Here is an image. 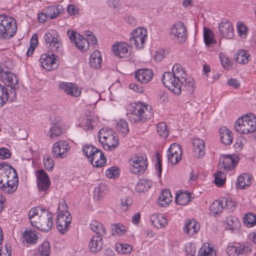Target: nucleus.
Wrapping results in <instances>:
<instances>
[{
	"mask_svg": "<svg viewBox=\"0 0 256 256\" xmlns=\"http://www.w3.org/2000/svg\"><path fill=\"white\" fill-rule=\"evenodd\" d=\"M28 216L32 226L44 232L52 230L53 218L48 210L40 206H35L30 210Z\"/></svg>",
	"mask_w": 256,
	"mask_h": 256,
	"instance_id": "1",
	"label": "nucleus"
},
{
	"mask_svg": "<svg viewBox=\"0 0 256 256\" xmlns=\"http://www.w3.org/2000/svg\"><path fill=\"white\" fill-rule=\"evenodd\" d=\"M126 116L133 124H142L153 116L150 106L140 102L130 104L128 106Z\"/></svg>",
	"mask_w": 256,
	"mask_h": 256,
	"instance_id": "2",
	"label": "nucleus"
},
{
	"mask_svg": "<svg viewBox=\"0 0 256 256\" xmlns=\"http://www.w3.org/2000/svg\"><path fill=\"white\" fill-rule=\"evenodd\" d=\"M186 74L182 66L178 64H175L172 68V72H166L162 76L164 85L176 95L180 94V89L178 84L182 77H185Z\"/></svg>",
	"mask_w": 256,
	"mask_h": 256,
	"instance_id": "3",
	"label": "nucleus"
},
{
	"mask_svg": "<svg viewBox=\"0 0 256 256\" xmlns=\"http://www.w3.org/2000/svg\"><path fill=\"white\" fill-rule=\"evenodd\" d=\"M236 130L240 134H248L256 130V118L252 114H246L238 118L235 122Z\"/></svg>",
	"mask_w": 256,
	"mask_h": 256,
	"instance_id": "4",
	"label": "nucleus"
},
{
	"mask_svg": "<svg viewBox=\"0 0 256 256\" xmlns=\"http://www.w3.org/2000/svg\"><path fill=\"white\" fill-rule=\"evenodd\" d=\"M17 24L16 20L6 15H0V38L10 39L16 34Z\"/></svg>",
	"mask_w": 256,
	"mask_h": 256,
	"instance_id": "5",
	"label": "nucleus"
},
{
	"mask_svg": "<svg viewBox=\"0 0 256 256\" xmlns=\"http://www.w3.org/2000/svg\"><path fill=\"white\" fill-rule=\"evenodd\" d=\"M132 164L130 167V171L136 174H142L148 167L147 157L146 154L138 153L136 154L130 160Z\"/></svg>",
	"mask_w": 256,
	"mask_h": 256,
	"instance_id": "6",
	"label": "nucleus"
},
{
	"mask_svg": "<svg viewBox=\"0 0 256 256\" xmlns=\"http://www.w3.org/2000/svg\"><path fill=\"white\" fill-rule=\"evenodd\" d=\"M36 186L39 193L46 196L49 192L51 181L48 175L44 170L40 169L36 172Z\"/></svg>",
	"mask_w": 256,
	"mask_h": 256,
	"instance_id": "7",
	"label": "nucleus"
},
{
	"mask_svg": "<svg viewBox=\"0 0 256 256\" xmlns=\"http://www.w3.org/2000/svg\"><path fill=\"white\" fill-rule=\"evenodd\" d=\"M46 45L49 50L54 52L60 50L62 43L58 32L54 30H50L44 35Z\"/></svg>",
	"mask_w": 256,
	"mask_h": 256,
	"instance_id": "8",
	"label": "nucleus"
},
{
	"mask_svg": "<svg viewBox=\"0 0 256 256\" xmlns=\"http://www.w3.org/2000/svg\"><path fill=\"white\" fill-rule=\"evenodd\" d=\"M170 34L174 40L180 43L184 42L188 38L186 26L181 22H178L172 26Z\"/></svg>",
	"mask_w": 256,
	"mask_h": 256,
	"instance_id": "9",
	"label": "nucleus"
},
{
	"mask_svg": "<svg viewBox=\"0 0 256 256\" xmlns=\"http://www.w3.org/2000/svg\"><path fill=\"white\" fill-rule=\"evenodd\" d=\"M147 30L143 28H138L131 33L129 39L131 44H134L137 49H142L147 39Z\"/></svg>",
	"mask_w": 256,
	"mask_h": 256,
	"instance_id": "10",
	"label": "nucleus"
},
{
	"mask_svg": "<svg viewBox=\"0 0 256 256\" xmlns=\"http://www.w3.org/2000/svg\"><path fill=\"white\" fill-rule=\"evenodd\" d=\"M251 250V244L248 242L242 244L235 242L232 246H228L226 248L229 256H244Z\"/></svg>",
	"mask_w": 256,
	"mask_h": 256,
	"instance_id": "11",
	"label": "nucleus"
},
{
	"mask_svg": "<svg viewBox=\"0 0 256 256\" xmlns=\"http://www.w3.org/2000/svg\"><path fill=\"white\" fill-rule=\"evenodd\" d=\"M70 146L66 140H59L56 142L52 150V154L55 158H64L70 154Z\"/></svg>",
	"mask_w": 256,
	"mask_h": 256,
	"instance_id": "12",
	"label": "nucleus"
},
{
	"mask_svg": "<svg viewBox=\"0 0 256 256\" xmlns=\"http://www.w3.org/2000/svg\"><path fill=\"white\" fill-rule=\"evenodd\" d=\"M16 171L10 164L5 162H0V184H6L8 180L16 178Z\"/></svg>",
	"mask_w": 256,
	"mask_h": 256,
	"instance_id": "13",
	"label": "nucleus"
},
{
	"mask_svg": "<svg viewBox=\"0 0 256 256\" xmlns=\"http://www.w3.org/2000/svg\"><path fill=\"white\" fill-rule=\"evenodd\" d=\"M56 57L52 52L42 54L40 60L41 66L47 70H52L57 68L58 64L56 61Z\"/></svg>",
	"mask_w": 256,
	"mask_h": 256,
	"instance_id": "14",
	"label": "nucleus"
},
{
	"mask_svg": "<svg viewBox=\"0 0 256 256\" xmlns=\"http://www.w3.org/2000/svg\"><path fill=\"white\" fill-rule=\"evenodd\" d=\"M91 164L94 167L101 168L104 166L106 162V158L104 152L99 149H96L95 152L89 159Z\"/></svg>",
	"mask_w": 256,
	"mask_h": 256,
	"instance_id": "15",
	"label": "nucleus"
},
{
	"mask_svg": "<svg viewBox=\"0 0 256 256\" xmlns=\"http://www.w3.org/2000/svg\"><path fill=\"white\" fill-rule=\"evenodd\" d=\"M218 30L222 36L226 38H232L234 35L232 24L228 20H223L219 24Z\"/></svg>",
	"mask_w": 256,
	"mask_h": 256,
	"instance_id": "16",
	"label": "nucleus"
},
{
	"mask_svg": "<svg viewBox=\"0 0 256 256\" xmlns=\"http://www.w3.org/2000/svg\"><path fill=\"white\" fill-rule=\"evenodd\" d=\"M200 230V224L194 219L186 220L183 228L184 234L194 236L197 234Z\"/></svg>",
	"mask_w": 256,
	"mask_h": 256,
	"instance_id": "17",
	"label": "nucleus"
},
{
	"mask_svg": "<svg viewBox=\"0 0 256 256\" xmlns=\"http://www.w3.org/2000/svg\"><path fill=\"white\" fill-rule=\"evenodd\" d=\"M59 88L63 90L68 94L77 97L81 93V90L74 83L62 82L59 84Z\"/></svg>",
	"mask_w": 256,
	"mask_h": 256,
	"instance_id": "18",
	"label": "nucleus"
},
{
	"mask_svg": "<svg viewBox=\"0 0 256 256\" xmlns=\"http://www.w3.org/2000/svg\"><path fill=\"white\" fill-rule=\"evenodd\" d=\"M238 160L236 157L234 158L232 156L229 154H224L220 159L224 170L227 172L234 168L237 164Z\"/></svg>",
	"mask_w": 256,
	"mask_h": 256,
	"instance_id": "19",
	"label": "nucleus"
},
{
	"mask_svg": "<svg viewBox=\"0 0 256 256\" xmlns=\"http://www.w3.org/2000/svg\"><path fill=\"white\" fill-rule=\"evenodd\" d=\"M18 184V176H16V178H14L8 180V182L6 184L4 182L0 184V190L6 194H12L17 189Z\"/></svg>",
	"mask_w": 256,
	"mask_h": 256,
	"instance_id": "20",
	"label": "nucleus"
},
{
	"mask_svg": "<svg viewBox=\"0 0 256 256\" xmlns=\"http://www.w3.org/2000/svg\"><path fill=\"white\" fill-rule=\"evenodd\" d=\"M194 155L198 158H202L205 154V144L204 141L200 138H194L192 140Z\"/></svg>",
	"mask_w": 256,
	"mask_h": 256,
	"instance_id": "21",
	"label": "nucleus"
},
{
	"mask_svg": "<svg viewBox=\"0 0 256 256\" xmlns=\"http://www.w3.org/2000/svg\"><path fill=\"white\" fill-rule=\"evenodd\" d=\"M153 72L150 69H141L138 70L135 73V78L141 84H147L152 78Z\"/></svg>",
	"mask_w": 256,
	"mask_h": 256,
	"instance_id": "22",
	"label": "nucleus"
},
{
	"mask_svg": "<svg viewBox=\"0 0 256 256\" xmlns=\"http://www.w3.org/2000/svg\"><path fill=\"white\" fill-rule=\"evenodd\" d=\"M119 145L118 138L116 133H113L105 141H102V146L106 150H112Z\"/></svg>",
	"mask_w": 256,
	"mask_h": 256,
	"instance_id": "23",
	"label": "nucleus"
},
{
	"mask_svg": "<svg viewBox=\"0 0 256 256\" xmlns=\"http://www.w3.org/2000/svg\"><path fill=\"white\" fill-rule=\"evenodd\" d=\"M150 220L152 224L158 228H164L168 224L167 220L162 214L158 213L153 214L150 217Z\"/></svg>",
	"mask_w": 256,
	"mask_h": 256,
	"instance_id": "24",
	"label": "nucleus"
},
{
	"mask_svg": "<svg viewBox=\"0 0 256 256\" xmlns=\"http://www.w3.org/2000/svg\"><path fill=\"white\" fill-rule=\"evenodd\" d=\"M38 232L30 228H26L22 234V238L28 244H36L37 242L38 236Z\"/></svg>",
	"mask_w": 256,
	"mask_h": 256,
	"instance_id": "25",
	"label": "nucleus"
},
{
	"mask_svg": "<svg viewBox=\"0 0 256 256\" xmlns=\"http://www.w3.org/2000/svg\"><path fill=\"white\" fill-rule=\"evenodd\" d=\"M2 72L0 78L7 86L12 85L14 86L16 85H18V80L16 75L11 72L6 70L2 71Z\"/></svg>",
	"mask_w": 256,
	"mask_h": 256,
	"instance_id": "26",
	"label": "nucleus"
},
{
	"mask_svg": "<svg viewBox=\"0 0 256 256\" xmlns=\"http://www.w3.org/2000/svg\"><path fill=\"white\" fill-rule=\"evenodd\" d=\"M178 83V84L180 89V94L182 93V90H186L190 94H192L194 92V80L192 78H186V76L182 77Z\"/></svg>",
	"mask_w": 256,
	"mask_h": 256,
	"instance_id": "27",
	"label": "nucleus"
},
{
	"mask_svg": "<svg viewBox=\"0 0 256 256\" xmlns=\"http://www.w3.org/2000/svg\"><path fill=\"white\" fill-rule=\"evenodd\" d=\"M103 246L102 236L96 235L93 236L89 242V248L91 252L96 253L101 250Z\"/></svg>",
	"mask_w": 256,
	"mask_h": 256,
	"instance_id": "28",
	"label": "nucleus"
},
{
	"mask_svg": "<svg viewBox=\"0 0 256 256\" xmlns=\"http://www.w3.org/2000/svg\"><path fill=\"white\" fill-rule=\"evenodd\" d=\"M112 50L116 56L122 58L128 55V44L124 42H120L119 44L114 45Z\"/></svg>",
	"mask_w": 256,
	"mask_h": 256,
	"instance_id": "29",
	"label": "nucleus"
},
{
	"mask_svg": "<svg viewBox=\"0 0 256 256\" xmlns=\"http://www.w3.org/2000/svg\"><path fill=\"white\" fill-rule=\"evenodd\" d=\"M224 203H226V201L224 197L214 200L210 206V212L214 215L221 213L224 208Z\"/></svg>",
	"mask_w": 256,
	"mask_h": 256,
	"instance_id": "30",
	"label": "nucleus"
},
{
	"mask_svg": "<svg viewBox=\"0 0 256 256\" xmlns=\"http://www.w3.org/2000/svg\"><path fill=\"white\" fill-rule=\"evenodd\" d=\"M172 201V196L170 190H162L158 199V204L162 207H166Z\"/></svg>",
	"mask_w": 256,
	"mask_h": 256,
	"instance_id": "31",
	"label": "nucleus"
},
{
	"mask_svg": "<svg viewBox=\"0 0 256 256\" xmlns=\"http://www.w3.org/2000/svg\"><path fill=\"white\" fill-rule=\"evenodd\" d=\"M252 183V179L248 174H242L238 178L237 186L240 189H244L250 186Z\"/></svg>",
	"mask_w": 256,
	"mask_h": 256,
	"instance_id": "32",
	"label": "nucleus"
},
{
	"mask_svg": "<svg viewBox=\"0 0 256 256\" xmlns=\"http://www.w3.org/2000/svg\"><path fill=\"white\" fill-rule=\"evenodd\" d=\"M192 198L190 192H182L180 194L177 193L176 194L175 202L180 205H184L191 202Z\"/></svg>",
	"mask_w": 256,
	"mask_h": 256,
	"instance_id": "33",
	"label": "nucleus"
},
{
	"mask_svg": "<svg viewBox=\"0 0 256 256\" xmlns=\"http://www.w3.org/2000/svg\"><path fill=\"white\" fill-rule=\"evenodd\" d=\"M102 63V58L100 52L98 50L94 51L90 58V66L96 68H98L101 66Z\"/></svg>",
	"mask_w": 256,
	"mask_h": 256,
	"instance_id": "34",
	"label": "nucleus"
},
{
	"mask_svg": "<svg viewBox=\"0 0 256 256\" xmlns=\"http://www.w3.org/2000/svg\"><path fill=\"white\" fill-rule=\"evenodd\" d=\"M64 8L62 5L58 4L54 6H49L46 9V14L48 18L54 19L62 12Z\"/></svg>",
	"mask_w": 256,
	"mask_h": 256,
	"instance_id": "35",
	"label": "nucleus"
},
{
	"mask_svg": "<svg viewBox=\"0 0 256 256\" xmlns=\"http://www.w3.org/2000/svg\"><path fill=\"white\" fill-rule=\"evenodd\" d=\"M68 219L67 220L64 221L62 218H56V228L61 234H64L70 229V226L72 221H70L69 218H68Z\"/></svg>",
	"mask_w": 256,
	"mask_h": 256,
	"instance_id": "36",
	"label": "nucleus"
},
{
	"mask_svg": "<svg viewBox=\"0 0 256 256\" xmlns=\"http://www.w3.org/2000/svg\"><path fill=\"white\" fill-rule=\"evenodd\" d=\"M74 45L81 51L85 52L88 50L90 42L86 38L80 34H78L77 41L74 42Z\"/></svg>",
	"mask_w": 256,
	"mask_h": 256,
	"instance_id": "37",
	"label": "nucleus"
},
{
	"mask_svg": "<svg viewBox=\"0 0 256 256\" xmlns=\"http://www.w3.org/2000/svg\"><path fill=\"white\" fill-rule=\"evenodd\" d=\"M90 228L92 231L98 234V236H102L106 234L105 228L98 221H92L90 224Z\"/></svg>",
	"mask_w": 256,
	"mask_h": 256,
	"instance_id": "38",
	"label": "nucleus"
},
{
	"mask_svg": "<svg viewBox=\"0 0 256 256\" xmlns=\"http://www.w3.org/2000/svg\"><path fill=\"white\" fill-rule=\"evenodd\" d=\"M250 54L246 50H240L234 56V60L240 64H246L250 60Z\"/></svg>",
	"mask_w": 256,
	"mask_h": 256,
	"instance_id": "39",
	"label": "nucleus"
},
{
	"mask_svg": "<svg viewBox=\"0 0 256 256\" xmlns=\"http://www.w3.org/2000/svg\"><path fill=\"white\" fill-rule=\"evenodd\" d=\"M226 228L230 230H238L240 226V222L235 216H229L226 217Z\"/></svg>",
	"mask_w": 256,
	"mask_h": 256,
	"instance_id": "40",
	"label": "nucleus"
},
{
	"mask_svg": "<svg viewBox=\"0 0 256 256\" xmlns=\"http://www.w3.org/2000/svg\"><path fill=\"white\" fill-rule=\"evenodd\" d=\"M152 186V182L147 179L140 180L136 186V190L138 192L148 191Z\"/></svg>",
	"mask_w": 256,
	"mask_h": 256,
	"instance_id": "41",
	"label": "nucleus"
},
{
	"mask_svg": "<svg viewBox=\"0 0 256 256\" xmlns=\"http://www.w3.org/2000/svg\"><path fill=\"white\" fill-rule=\"evenodd\" d=\"M114 133L112 130L107 128H100L98 133V140L102 144V141H105L108 137Z\"/></svg>",
	"mask_w": 256,
	"mask_h": 256,
	"instance_id": "42",
	"label": "nucleus"
},
{
	"mask_svg": "<svg viewBox=\"0 0 256 256\" xmlns=\"http://www.w3.org/2000/svg\"><path fill=\"white\" fill-rule=\"evenodd\" d=\"M243 221L248 227H252L256 225V216L252 213L248 212L244 215Z\"/></svg>",
	"mask_w": 256,
	"mask_h": 256,
	"instance_id": "43",
	"label": "nucleus"
},
{
	"mask_svg": "<svg viewBox=\"0 0 256 256\" xmlns=\"http://www.w3.org/2000/svg\"><path fill=\"white\" fill-rule=\"evenodd\" d=\"M9 96L8 89L0 84V107H2L8 100Z\"/></svg>",
	"mask_w": 256,
	"mask_h": 256,
	"instance_id": "44",
	"label": "nucleus"
},
{
	"mask_svg": "<svg viewBox=\"0 0 256 256\" xmlns=\"http://www.w3.org/2000/svg\"><path fill=\"white\" fill-rule=\"evenodd\" d=\"M204 39L206 46H210L216 42L212 32L208 28H204Z\"/></svg>",
	"mask_w": 256,
	"mask_h": 256,
	"instance_id": "45",
	"label": "nucleus"
},
{
	"mask_svg": "<svg viewBox=\"0 0 256 256\" xmlns=\"http://www.w3.org/2000/svg\"><path fill=\"white\" fill-rule=\"evenodd\" d=\"M116 249L118 252L122 254H129L132 250V248L130 244H116Z\"/></svg>",
	"mask_w": 256,
	"mask_h": 256,
	"instance_id": "46",
	"label": "nucleus"
},
{
	"mask_svg": "<svg viewBox=\"0 0 256 256\" xmlns=\"http://www.w3.org/2000/svg\"><path fill=\"white\" fill-rule=\"evenodd\" d=\"M38 252L41 256H49L50 244L48 242L44 241L38 248Z\"/></svg>",
	"mask_w": 256,
	"mask_h": 256,
	"instance_id": "47",
	"label": "nucleus"
},
{
	"mask_svg": "<svg viewBox=\"0 0 256 256\" xmlns=\"http://www.w3.org/2000/svg\"><path fill=\"white\" fill-rule=\"evenodd\" d=\"M116 128L120 132H121L124 135L127 134L130 132L128 123L123 120H120L118 122L116 125Z\"/></svg>",
	"mask_w": 256,
	"mask_h": 256,
	"instance_id": "48",
	"label": "nucleus"
},
{
	"mask_svg": "<svg viewBox=\"0 0 256 256\" xmlns=\"http://www.w3.org/2000/svg\"><path fill=\"white\" fill-rule=\"evenodd\" d=\"M49 134L50 138H54L62 134V130L58 124H54L50 128Z\"/></svg>",
	"mask_w": 256,
	"mask_h": 256,
	"instance_id": "49",
	"label": "nucleus"
},
{
	"mask_svg": "<svg viewBox=\"0 0 256 256\" xmlns=\"http://www.w3.org/2000/svg\"><path fill=\"white\" fill-rule=\"evenodd\" d=\"M198 256H216V254L212 248L202 246L199 250Z\"/></svg>",
	"mask_w": 256,
	"mask_h": 256,
	"instance_id": "50",
	"label": "nucleus"
},
{
	"mask_svg": "<svg viewBox=\"0 0 256 256\" xmlns=\"http://www.w3.org/2000/svg\"><path fill=\"white\" fill-rule=\"evenodd\" d=\"M214 183L218 186H223L226 182V177L224 172H218L214 174Z\"/></svg>",
	"mask_w": 256,
	"mask_h": 256,
	"instance_id": "51",
	"label": "nucleus"
},
{
	"mask_svg": "<svg viewBox=\"0 0 256 256\" xmlns=\"http://www.w3.org/2000/svg\"><path fill=\"white\" fill-rule=\"evenodd\" d=\"M158 132L163 138H166L168 134V128L164 122H159L156 127Z\"/></svg>",
	"mask_w": 256,
	"mask_h": 256,
	"instance_id": "52",
	"label": "nucleus"
},
{
	"mask_svg": "<svg viewBox=\"0 0 256 256\" xmlns=\"http://www.w3.org/2000/svg\"><path fill=\"white\" fill-rule=\"evenodd\" d=\"M220 141L225 145H230L232 142V133L230 130L228 132H224V135H221Z\"/></svg>",
	"mask_w": 256,
	"mask_h": 256,
	"instance_id": "53",
	"label": "nucleus"
},
{
	"mask_svg": "<svg viewBox=\"0 0 256 256\" xmlns=\"http://www.w3.org/2000/svg\"><path fill=\"white\" fill-rule=\"evenodd\" d=\"M120 170L116 166H112L106 171V176L108 178H114L120 174Z\"/></svg>",
	"mask_w": 256,
	"mask_h": 256,
	"instance_id": "54",
	"label": "nucleus"
},
{
	"mask_svg": "<svg viewBox=\"0 0 256 256\" xmlns=\"http://www.w3.org/2000/svg\"><path fill=\"white\" fill-rule=\"evenodd\" d=\"M96 149L98 148L93 146L85 145L82 148V152L89 160L90 156L95 152Z\"/></svg>",
	"mask_w": 256,
	"mask_h": 256,
	"instance_id": "55",
	"label": "nucleus"
},
{
	"mask_svg": "<svg viewBox=\"0 0 256 256\" xmlns=\"http://www.w3.org/2000/svg\"><path fill=\"white\" fill-rule=\"evenodd\" d=\"M168 160L169 162L172 164H176L182 159V155L177 154H172L170 152H167Z\"/></svg>",
	"mask_w": 256,
	"mask_h": 256,
	"instance_id": "56",
	"label": "nucleus"
},
{
	"mask_svg": "<svg viewBox=\"0 0 256 256\" xmlns=\"http://www.w3.org/2000/svg\"><path fill=\"white\" fill-rule=\"evenodd\" d=\"M44 164L45 168L48 170H52L54 166V162L50 156H44Z\"/></svg>",
	"mask_w": 256,
	"mask_h": 256,
	"instance_id": "57",
	"label": "nucleus"
},
{
	"mask_svg": "<svg viewBox=\"0 0 256 256\" xmlns=\"http://www.w3.org/2000/svg\"><path fill=\"white\" fill-rule=\"evenodd\" d=\"M168 152H170L172 154H177L182 155L181 147L180 144L176 143L172 144L168 150Z\"/></svg>",
	"mask_w": 256,
	"mask_h": 256,
	"instance_id": "58",
	"label": "nucleus"
},
{
	"mask_svg": "<svg viewBox=\"0 0 256 256\" xmlns=\"http://www.w3.org/2000/svg\"><path fill=\"white\" fill-rule=\"evenodd\" d=\"M237 30L239 36L242 38H245L246 36V28L241 22L237 23Z\"/></svg>",
	"mask_w": 256,
	"mask_h": 256,
	"instance_id": "59",
	"label": "nucleus"
},
{
	"mask_svg": "<svg viewBox=\"0 0 256 256\" xmlns=\"http://www.w3.org/2000/svg\"><path fill=\"white\" fill-rule=\"evenodd\" d=\"M94 122V120L92 116H89L86 118L84 121V122L81 126L85 130H92L93 128V122Z\"/></svg>",
	"mask_w": 256,
	"mask_h": 256,
	"instance_id": "60",
	"label": "nucleus"
},
{
	"mask_svg": "<svg viewBox=\"0 0 256 256\" xmlns=\"http://www.w3.org/2000/svg\"><path fill=\"white\" fill-rule=\"evenodd\" d=\"M121 206L124 210H127L132 204V200L130 198L124 197L121 200Z\"/></svg>",
	"mask_w": 256,
	"mask_h": 256,
	"instance_id": "61",
	"label": "nucleus"
},
{
	"mask_svg": "<svg viewBox=\"0 0 256 256\" xmlns=\"http://www.w3.org/2000/svg\"><path fill=\"white\" fill-rule=\"evenodd\" d=\"M11 153L9 150L6 148H0V158L2 160L7 159L10 157Z\"/></svg>",
	"mask_w": 256,
	"mask_h": 256,
	"instance_id": "62",
	"label": "nucleus"
},
{
	"mask_svg": "<svg viewBox=\"0 0 256 256\" xmlns=\"http://www.w3.org/2000/svg\"><path fill=\"white\" fill-rule=\"evenodd\" d=\"M225 200L226 201V203H224V208H226L230 212L234 211L236 208L235 203L231 200L226 198H225Z\"/></svg>",
	"mask_w": 256,
	"mask_h": 256,
	"instance_id": "63",
	"label": "nucleus"
},
{
	"mask_svg": "<svg viewBox=\"0 0 256 256\" xmlns=\"http://www.w3.org/2000/svg\"><path fill=\"white\" fill-rule=\"evenodd\" d=\"M114 230L115 232L119 234L120 236L124 234L126 232V230L124 226L121 224H114Z\"/></svg>",
	"mask_w": 256,
	"mask_h": 256,
	"instance_id": "64",
	"label": "nucleus"
}]
</instances>
